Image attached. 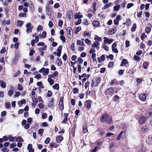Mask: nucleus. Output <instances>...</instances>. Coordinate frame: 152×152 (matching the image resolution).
Listing matches in <instances>:
<instances>
[{
    "mask_svg": "<svg viewBox=\"0 0 152 152\" xmlns=\"http://www.w3.org/2000/svg\"><path fill=\"white\" fill-rule=\"evenodd\" d=\"M102 122H106L107 124H110L112 123V119L111 117L107 114L102 115L100 118Z\"/></svg>",
    "mask_w": 152,
    "mask_h": 152,
    "instance_id": "f257e3e1",
    "label": "nucleus"
},
{
    "mask_svg": "<svg viewBox=\"0 0 152 152\" xmlns=\"http://www.w3.org/2000/svg\"><path fill=\"white\" fill-rule=\"evenodd\" d=\"M100 81V78H96L93 79L91 84V87H96L99 83Z\"/></svg>",
    "mask_w": 152,
    "mask_h": 152,
    "instance_id": "f03ea898",
    "label": "nucleus"
},
{
    "mask_svg": "<svg viewBox=\"0 0 152 152\" xmlns=\"http://www.w3.org/2000/svg\"><path fill=\"white\" fill-rule=\"evenodd\" d=\"M45 11L46 14L48 15H50L52 12L51 8L48 3H47L45 5Z\"/></svg>",
    "mask_w": 152,
    "mask_h": 152,
    "instance_id": "7ed1b4c3",
    "label": "nucleus"
},
{
    "mask_svg": "<svg viewBox=\"0 0 152 152\" xmlns=\"http://www.w3.org/2000/svg\"><path fill=\"white\" fill-rule=\"evenodd\" d=\"M49 69L48 68H45L44 67L40 69L39 72H40L42 73L43 75L45 76L47 75L49 72Z\"/></svg>",
    "mask_w": 152,
    "mask_h": 152,
    "instance_id": "20e7f679",
    "label": "nucleus"
},
{
    "mask_svg": "<svg viewBox=\"0 0 152 152\" xmlns=\"http://www.w3.org/2000/svg\"><path fill=\"white\" fill-rule=\"evenodd\" d=\"M147 119V118L144 116H141L140 117L138 122L140 124H144Z\"/></svg>",
    "mask_w": 152,
    "mask_h": 152,
    "instance_id": "39448f33",
    "label": "nucleus"
},
{
    "mask_svg": "<svg viewBox=\"0 0 152 152\" xmlns=\"http://www.w3.org/2000/svg\"><path fill=\"white\" fill-rule=\"evenodd\" d=\"M26 27V32L27 33H30L32 32V28L33 27L31 26V23H28L27 24Z\"/></svg>",
    "mask_w": 152,
    "mask_h": 152,
    "instance_id": "423d86ee",
    "label": "nucleus"
},
{
    "mask_svg": "<svg viewBox=\"0 0 152 152\" xmlns=\"http://www.w3.org/2000/svg\"><path fill=\"white\" fill-rule=\"evenodd\" d=\"M104 39V44H111L113 41V40L112 39H108L106 37H104L103 38Z\"/></svg>",
    "mask_w": 152,
    "mask_h": 152,
    "instance_id": "0eeeda50",
    "label": "nucleus"
},
{
    "mask_svg": "<svg viewBox=\"0 0 152 152\" xmlns=\"http://www.w3.org/2000/svg\"><path fill=\"white\" fill-rule=\"evenodd\" d=\"M67 35L68 38H70L72 34L73 31L72 28L70 27H68L67 28Z\"/></svg>",
    "mask_w": 152,
    "mask_h": 152,
    "instance_id": "6e6552de",
    "label": "nucleus"
},
{
    "mask_svg": "<svg viewBox=\"0 0 152 152\" xmlns=\"http://www.w3.org/2000/svg\"><path fill=\"white\" fill-rule=\"evenodd\" d=\"M114 92V90L112 88H109L106 90L105 93L107 95H109L112 94Z\"/></svg>",
    "mask_w": 152,
    "mask_h": 152,
    "instance_id": "1a4fd4ad",
    "label": "nucleus"
},
{
    "mask_svg": "<svg viewBox=\"0 0 152 152\" xmlns=\"http://www.w3.org/2000/svg\"><path fill=\"white\" fill-rule=\"evenodd\" d=\"M91 101L90 100L86 101L84 104L85 107H86L88 109L90 108L91 106Z\"/></svg>",
    "mask_w": 152,
    "mask_h": 152,
    "instance_id": "9d476101",
    "label": "nucleus"
},
{
    "mask_svg": "<svg viewBox=\"0 0 152 152\" xmlns=\"http://www.w3.org/2000/svg\"><path fill=\"white\" fill-rule=\"evenodd\" d=\"M66 16L67 19L70 20L73 17V13L72 11H69L66 13Z\"/></svg>",
    "mask_w": 152,
    "mask_h": 152,
    "instance_id": "9b49d317",
    "label": "nucleus"
},
{
    "mask_svg": "<svg viewBox=\"0 0 152 152\" xmlns=\"http://www.w3.org/2000/svg\"><path fill=\"white\" fill-rule=\"evenodd\" d=\"M146 141L148 144L152 145V135H149L146 139Z\"/></svg>",
    "mask_w": 152,
    "mask_h": 152,
    "instance_id": "f8f14e48",
    "label": "nucleus"
},
{
    "mask_svg": "<svg viewBox=\"0 0 152 152\" xmlns=\"http://www.w3.org/2000/svg\"><path fill=\"white\" fill-rule=\"evenodd\" d=\"M121 19V16L120 15H118L114 20V23L116 25L119 24V22Z\"/></svg>",
    "mask_w": 152,
    "mask_h": 152,
    "instance_id": "ddd939ff",
    "label": "nucleus"
},
{
    "mask_svg": "<svg viewBox=\"0 0 152 152\" xmlns=\"http://www.w3.org/2000/svg\"><path fill=\"white\" fill-rule=\"evenodd\" d=\"M146 95L145 93H142L139 96L140 99L142 101H144L146 100Z\"/></svg>",
    "mask_w": 152,
    "mask_h": 152,
    "instance_id": "4468645a",
    "label": "nucleus"
},
{
    "mask_svg": "<svg viewBox=\"0 0 152 152\" xmlns=\"http://www.w3.org/2000/svg\"><path fill=\"white\" fill-rule=\"evenodd\" d=\"M54 99L53 98H52L51 100L49 102L48 104V107L51 108L54 106Z\"/></svg>",
    "mask_w": 152,
    "mask_h": 152,
    "instance_id": "2eb2a0df",
    "label": "nucleus"
},
{
    "mask_svg": "<svg viewBox=\"0 0 152 152\" xmlns=\"http://www.w3.org/2000/svg\"><path fill=\"white\" fill-rule=\"evenodd\" d=\"M105 59V55H102L100 57L97 58V59L99 62L100 63H101L102 61H103Z\"/></svg>",
    "mask_w": 152,
    "mask_h": 152,
    "instance_id": "dca6fc26",
    "label": "nucleus"
},
{
    "mask_svg": "<svg viewBox=\"0 0 152 152\" xmlns=\"http://www.w3.org/2000/svg\"><path fill=\"white\" fill-rule=\"evenodd\" d=\"M92 24L93 26L95 27H97L100 24V23L98 20H95L92 22Z\"/></svg>",
    "mask_w": 152,
    "mask_h": 152,
    "instance_id": "f3484780",
    "label": "nucleus"
},
{
    "mask_svg": "<svg viewBox=\"0 0 152 152\" xmlns=\"http://www.w3.org/2000/svg\"><path fill=\"white\" fill-rule=\"evenodd\" d=\"M100 45V43L99 42H98L97 41H96L92 45V47L94 48H96L97 46H99Z\"/></svg>",
    "mask_w": 152,
    "mask_h": 152,
    "instance_id": "a211bd4d",
    "label": "nucleus"
},
{
    "mask_svg": "<svg viewBox=\"0 0 152 152\" xmlns=\"http://www.w3.org/2000/svg\"><path fill=\"white\" fill-rule=\"evenodd\" d=\"M58 72L55 71L54 72L53 74H52L51 75H48V77H50L51 78H53L55 77L57 75H58Z\"/></svg>",
    "mask_w": 152,
    "mask_h": 152,
    "instance_id": "6ab92c4d",
    "label": "nucleus"
},
{
    "mask_svg": "<svg viewBox=\"0 0 152 152\" xmlns=\"http://www.w3.org/2000/svg\"><path fill=\"white\" fill-rule=\"evenodd\" d=\"M113 4L112 3H109L108 4H106L105 6L103 7L102 8V9L103 10H104L106 9H107L110 6H112Z\"/></svg>",
    "mask_w": 152,
    "mask_h": 152,
    "instance_id": "aec40b11",
    "label": "nucleus"
},
{
    "mask_svg": "<svg viewBox=\"0 0 152 152\" xmlns=\"http://www.w3.org/2000/svg\"><path fill=\"white\" fill-rule=\"evenodd\" d=\"M110 84L111 86H112L114 84L118 85V82L116 79H115L112 80Z\"/></svg>",
    "mask_w": 152,
    "mask_h": 152,
    "instance_id": "412c9836",
    "label": "nucleus"
},
{
    "mask_svg": "<svg viewBox=\"0 0 152 152\" xmlns=\"http://www.w3.org/2000/svg\"><path fill=\"white\" fill-rule=\"evenodd\" d=\"M63 138L61 136H58L56 139V141L57 143H60L63 140Z\"/></svg>",
    "mask_w": 152,
    "mask_h": 152,
    "instance_id": "4be33fe9",
    "label": "nucleus"
},
{
    "mask_svg": "<svg viewBox=\"0 0 152 152\" xmlns=\"http://www.w3.org/2000/svg\"><path fill=\"white\" fill-rule=\"evenodd\" d=\"M51 78V77H48V81L50 85H52L54 83V80L52 79Z\"/></svg>",
    "mask_w": 152,
    "mask_h": 152,
    "instance_id": "5701e85b",
    "label": "nucleus"
},
{
    "mask_svg": "<svg viewBox=\"0 0 152 152\" xmlns=\"http://www.w3.org/2000/svg\"><path fill=\"white\" fill-rule=\"evenodd\" d=\"M116 31V28H113L110 29L109 33L111 34H114L115 33Z\"/></svg>",
    "mask_w": 152,
    "mask_h": 152,
    "instance_id": "b1692460",
    "label": "nucleus"
},
{
    "mask_svg": "<svg viewBox=\"0 0 152 152\" xmlns=\"http://www.w3.org/2000/svg\"><path fill=\"white\" fill-rule=\"evenodd\" d=\"M74 17L75 18L77 19H80L83 17V15H80V13H79L78 14H76L74 15Z\"/></svg>",
    "mask_w": 152,
    "mask_h": 152,
    "instance_id": "393cba45",
    "label": "nucleus"
},
{
    "mask_svg": "<svg viewBox=\"0 0 152 152\" xmlns=\"http://www.w3.org/2000/svg\"><path fill=\"white\" fill-rule=\"evenodd\" d=\"M128 63V61L125 59H124L122 61V62L121 64V66H125V64H127Z\"/></svg>",
    "mask_w": 152,
    "mask_h": 152,
    "instance_id": "a878e982",
    "label": "nucleus"
},
{
    "mask_svg": "<svg viewBox=\"0 0 152 152\" xmlns=\"http://www.w3.org/2000/svg\"><path fill=\"white\" fill-rule=\"evenodd\" d=\"M120 7V6L119 5H115L114 7V11L115 12H117L119 10V9Z\"/></svg>",
    "mask_w": 152,
    "mask_h": 152,
    "instance_id": "bb28decb",
    "label": "nucleus"
},
{
    "mask_svg": "<svg viewBox=\"0 0 152 152\" xmlns=\"http://www.w3.org/2000/svg\"><path fill=\"white\" fill-rule=\"evenodd\" d=\"M15 141L18 142H22L23 141V139L21 137H18L15 138Z\"/></svg>",
    "mask_w": 152,
    "mask_h": 152,
    "instance_id": "cd10ccee",
    "label": "nucleus"
},
{
    "mask_svg": "<svg viewBox=\"0 0 152 152\" xmlns=\"http://www.w3.org/2000/svg\"><path fill=\"white\" fill-rule=\"evenodd\" d=\"M0 84L1 86L4 88H5L6 84L3 80L0 81Z\"/></svg>",
    "mask_w": 152,
    "mask_h": 152,
    "instance_id": "c85d7f7f",
    "label": "nucleus"
},
{
    "mask_svg": "<svg viewBox=\"0 0 152 152\" xmlns=\"http://www.w3.org/2000/svg\"><path fill=\"white\" fill-rule=\"evenodd\" d=\"M79 63V65L78 66H81L80 64H81L83 62V60L80 57H79L77 59Z\"/></svg>",
    "mask_w": 152,
    "mask_h": 152,
    "instance_id": "c756f323",
    "label": "nucleus"
},
{
    "mask_svg": "<svg viewBox=\"0 0 152 152\" xmlns=\"http://www.w3.org/2000/svg\"><path fill=\"white\" fill-rule=\"evenodd\" d=\"M59 106L60 110L62 111L64 109V105L63 103H59Z\"/></svg>",
    "mask_w": 152,
    "mask_h": 152,
    "instance_id": "7c9ffc66",
    "label": "nucleus"
},
{
    "mask_svg": "<svg viewBox=\"0 0 152 152\" xmlns=\"http://www.w3.org/2000/svg\"><path fill=\"white\" fill-rule=\"evenodd\" d=\"M148 130V127L146 126H143L141 129V131L142 132H145L147 131Z\"/></svg>",
    "mask_w": 152,
    "mask_h": 152,
    "instance_id": "2f4dec72",
    "label": "nucleus"
},
{
    "mask_svg": "<svg viewBox=\"0 0 152 152\" xmlns=\"http://www.w3.org/2000/svg\"><path fill=\"white\" fill-rule=\"evenodd\" d=\"M102 48L107 51L109 50V48L105 44H103L102 46Z\"/></svg>",
    "mask_w": 152,
    "mask_h": 152,
    "instance_id": "473e14b6",
    "label": "nucleus"
},
{
    "mask_svg": "<svg viewBox=\"0 0 152 152\" xmlns=\"http://www.w3.org/2000/svg\"><path fill=\"white\" fill-rule=\"evenodd\" d=\"M81 29V27L80 26H78L77 27L76 31H75L74 33L75 34H77L78 32Z\"/></svg>",
    "mask_w": 152,
    "mask_h": 152,
    "instance_id": "72a5a7b5",
    "label": "nucleus"
},
{
    "mask_svg": "<svg viewBox=\"0 0 152 152\" xmlns=\"http://www.w3.org/2000/svg\"><path fill=\"white\" fill-rule=\"evenodd\" d=\"M53 88L56 90H58L59 89V84L58 83H56L53 86Z\"/></svg>",
    "mask_w": 152,
    "mask_h": 152,
    "instance_id": "f704fd0d",
    "label": "nucleus"
},
{
    "mask_svg": "<svg viewBox=\"0 0 152 152\" xmlns=\"http://www.w3.org/2000/svg\"><path fill=\"white\" fill-rule=\"evenodd\" d=\"M14 91L12 90H9L7 93V94L9 96H11L13 93Z\"/></svg>",
    "mask_w": 152,
    "mask_h": 152,
    "instance_id": "c9c22d12",
    "label": "nucleus"
},
{
    "mask_svg": "<svg viewBox=\"0 0 152 152\" xmlns=\"http://www.w3.org/2000/svg\"><path fill=\"white\" fill-rule=\"evenodd\" d=\"M136 28V24L134 23L133 24L132 27L131 28V30L132 31H135Z\"/></svg>",
    "mask_w": 152,
    "mask_h": 152,
    "instance_id": "e433bc0d",
    "label": "nucleus"
},
{
    "mask_svg": "<svg viewBox=\"0 0 152 152\" xmlns=\"http://www.w3.org/2000/svg\"><path fill=\"white\" fill-rule=\"evenodd\" d=\"M5 107L7 109H9L11 107V104L10 102H7L5 103Z\"/></svg>",
    "mask_w": 152,
    "mask_h": 152,
    "instance_id": "4c0bfd02",
    "label": "nucleus"
},
{
    "mask_svg": "<svg viewBox=\"0 0 152 152\" xmlns=\"http://www.w3.org/2000/svg\"><path fill=\"white\" fill-rule=\"evenodd\" d=\"M23 23L21 20H18L17 22V25L19 26H20L23 25Z\"/></svg>",
    "mask_w": 152,
    "mask_h": 152,
    "instance_id": "58836bf2",
    "label": "nucleus"
},
{
    "mask_svg": "<svg viewBox=\"0 0 152 152\" xmlns=\"http://www.w3.org/2000/svg\"><path fill=\"white\" fill-rule=\"evenodd\" d=\"M147 37V36L145 35L144 33H142L140 36L141 39L143 40L144 39Z\"/></svg>",
    "mask_w": 152,
    "mask_h": 152,
    "instance_id": "ea45409f",
    "label": "nucleus"
},
{
    "mask_svg": "<svg viewBox=\"0 0 152 152\" xmlns=\"http://www.w3.org/2000/svg\"><path fill=\"white\" fill-rule=\"evenodd\" d=\"M60 38L63 42H65V38L64 36L61 35L60 36Z\"/></svg>",
    "mask_w": 152,
    "mask_h": 152,
    "instance_id": "a19ab883",
    "label": "nucleus"
},
{
    "mask_svg": "<svg viewBox=\"0 0 152 152\" xmlns=\"http://www.w3.org/2000/svg\"><path fill=\"white\" fill-rule=\"evenodd\" d=\"M17 60H18L17 57V56L15 57L12 59V63L14 64L16 63V62L17 61Z\"/></svg>",
    "mask_w": 152,
    "mask_h": 152,
    "instance_id": "79ce46f5",
    "label": "nucleus"
},
{
    "mask_svg": "<svg viewBox=\"0 0 152 152\" xmlns=\"http://www.w3.org/2000/svg\"><path fill=\"white\" fill-rule=\"evenodd\" d=\"M44 130L42 129H40L38 131V134L40 135V136H42Z\"/></svg>",
    "mask_w": 152,
    "mask_h": 152,
    "instance_id": "37998d69",
    "label": "nucleus"
},
{
    "mask_svg": "<svg viewBox=\"0 0 152 152\" xmlns=\"http://www.w3.org/2000/svg\"><path fill=\"white\" fill-rule=\"evenodd\" d=\"M30 52L29 53V55L30 56H32L34 53V51L33 50V48H30Z\"/></svg>",
    "mask_w": 152,
    "mask_h": 152,
    "instance_id": "c03bdc74",
    "label": "nucleus"
},
{
    "mask_svg": "<svg viewBox=\"0 0 152 152\" xmlns=\"http://www.w3.org/2000/svg\"><path fill=\"white\" fill-rule=\"evenodd\" d=\"M47 118V115L46 113H43L42 115V118L45 119Z\"/></svg>",
    "mask_w": 152,
    "mask_h": 152,
    "instance_id": "a18cd8bd",
    "label": "nucleus"
},
{
    "mask_svg": "<svg viewBox=\"0 0 152 152\" xmlns=\"http://www.w3.org/2000/svg\"><path fill=\"white\" fill-rule=\"evenodd\" d=\"M56 63L58 66H60L62 64V62L60 61L59 59L58 58L56 61Z\"/></svg>",
    "mask_w": 152,
    "mask_h": 152,
    "instance_id": "49530a36",
    "label": "nucleus"
},
{
    "mask_svg": "<svg viewBox=\"0 0 152 152\" xmlns=\"http://www.w3.org/2000/svg\"><path fill=\"white\" fill-rule=\"evenodd\" d=\"M146 149L143 145L141 146V148L140 150L141 152H146Z\"/></svg>",
    "mask_w": 152,
    "mask_h": 152,
    "instance_id": "de8ad7c7",
    "label": "nucleus"
},
{
    "mask_svg": "<svg viewBox=\"0 0 152 152\" xmlns=\"http://www.w3.org/2000/svg\"><path fill=\"white\" fill-rule=\"evenodd\" d=\"M134 58L136 61H139L140 60V57L136 55L134 56Z\"/></svg>",
    "mask_w": 152,
    "mask_h": 152,
    "instance_id": "09e8293b",
    "label": "nucleus"
},
{
    "mask_svg": "<svg viewBox=\"0 0 152 152\" xmlns=\"http://www.w3.org/2000/svg\"><path fill=\"white\" fill-rule=\"evenodd\" d=\"M9 139L10 141H13L15 138V137H12V136L11 135H9L8 136V138Z\"/></svg>",
    "mask_w": 152,
    "mask_h": 152,
    "instance_id": "8fccbe9b",
    "label": "nucleus"
},
{
    "mask_svg": "<svg viewBox=\"0 0 152 152\" xmlns=\"http://www.w3.org/2000/svg\"><path fill=\"white\" fill-rule=\"evenodd\" d=\"M23 88L22 86L20 84H18V89L20 91H21L23 90Z\"/></svg>",
    "mask_w": 152,
    "mask_h": 152,
    "instance_id": "3c124183",
    "label": "nucleus"
},
{
    "mask_svg": "<svg viewBox=\"0 0 152 152\" xmlns=\"http://www.w3.org/2000/svg\"><path fill=\"white\" fill-rule=\"evenodd\" d=\"M85 42L86 44L88 45H90L91 43V41L87 38L85 39Z\"/></svg>",
    "mask_w": 152,
    "mask_h": 152,
    "instance_id": "603ef678",
    "label": "nucleus"
},
{
    "mask_svg": "<svg viewBox=\"0 0 152 152\" xmlns=\"http://www.w3.org/2000/svg\"><path fill=\"white\" fill-rule=\"evenodd\" d=\"M151 30V28L150 27H147L146 28L145 32L147 33H149Z\"/></svg>",
    "mask_w": 152,
    "mask_h": 152,
    "instance_id": "864d4df0",
    "label": "nucleus"
},
{
    "mask_svg": "<svg viewBox=\"0 0 152 152\" xmlns=\"http://www.w3.org/2000/svg\"><path fill=\"white\" fill-rule=\"evenodd\" d=\"M48 26L50 28H51L53 27V23L52 21H50L49 22Z\"/></svg>",
    "mask_w": 152,
    "mask_h": 152,
    "instance_id": "5fc2aeb1",
    "label": "nucleus"
},
{
    "mask_svg": "<svg viewBox=\"0 0 152 152\" xmlns=\"http://www.w3.org/2000/svg\"><path fill=\"white\" fill-rule=\"evenodd\" d=\"M88 130L87 129L85 126H83V133H85L87 132Z\"/></svg>",
    "mask_w": 152,
    "mask_h": 152,
    "instance_id": "6e6d98bb",
    "label": "nucleus"
},
{
    "mask_svg": "<svg viewBox=\"0 0 152 152\" xmlns=\"http://www.w3.org/2000/svg\"><path fill=\"white\" fill-rule=\"evenodd\" d=\"M50 139L49 137H47L45 140V143L46 144H48L50 141Z\"/></svg>",
    "mask_w": 152,
    "mask_h": 152,
    "instance_id": "4d7b16f0",
    "label": "nucleus"
},
{
    "mask_svg": "<svg viewBox=\"0 0 152 152\" xmlns=\"http://www.w3.org/2000/svg\"><path fill=\"white\" fill-rule=\"evenodd\" d=\"M73 93L75 94L78 92V89L76 88H74L73 89Z\"/></svg>",
    "mask_w": 152,
    "mask_h": 152,
    "instance_id": "13d9d810",
    "label": "nucleus"
},
{
    "mask_svg": "<svg viewBox=\"0 0 152 152\" xmlns=\"http://www.w3.org/2000/svg\"><path fill=\"white\" fill-rule=\"evenodd\" d=\"M30 124H29L28 123H27L26 124L24 127L25 129H28L30 127Z\"/></svg>",
    "mask_w": 152,
    "mask_h": 152,
    "instance_id": "bf43d9fd",
    "label": "nucleus"
},
{
    "mask_svg": "<svg viewBox=\"0 0 152 152\" xmlns=\"http://www.w3.org/2000/svg\"><path fill=\"white\" fill-rule=\"evenodd\" d=\"M52 93L51 91H48V92L47 95L48 97H50L52 96Z\"/></svg>",
    "mask_w": 152,
    "mask_h": 152,
    "instance_id": "052dcab7",
    "label": "nucleus"
},
{
    "mask_svg": "<svg viewBox=\"0 0 152 152\" xmlns=\"http://www.w3.org/2000/svg\"><path fill=\"white\" fill-rule=\"evenodd\" d=\"M133 4L132 3H130L128 4L127 6V8H130L131 7L133 6Z\"/></svg>",
    "mask_w": 152,
    "mask_h": 152,
    "instance_id": "680f3d73",
    "label": "nucleus"
},
{
    "mask_svg": "<svg viewBox=\"0 0 152 152\" xmlns=\"http://www.w3.org/2000/svg\"><path fill=\"white\" fill-rule=\"evenodd\" d=\"M32 101L35 102L36 103H37L38 102V99L36 98H34V97L32 98Z\"/></svg>",
    "mask_w": 152,
    "mask_h": 152,
    "instance_id": "e2e57ef3",
    "label": "nucleus"
},
{
    "mask_svg": "<svg viewBox=\"0 0 152 152\" xmlns=\"http://www.w3.org/2000/svg\"><path fill=\"white\" fill-rule=\"evenodd\" d=\"M42 27L41 26H39L37 28V31L38 32H39L41 30H42Z\"/></svg>",
    "mask_w": 152,
    "mask_h": 152,
    "instance_id": "0e129e2a",
    "label": "nucleus"
},
{
    "mask_svg": "<svg viewBox=\"0 0 152 152\" xmlns=\"http://www.w3.org/2000/svg\"><path fill=\"white\" fill-rule=\"evenodd\" d=\"M127 25H129V24L131 23V20L129 19H127L126 20V23Z\"/></svg>",
    "mask_w": 152,
    "mask_h": 152,
    "instance_id": "69168bd1",
    "label": "nucleus"
},
{
    "mask_svg": "<svg viewBox=\"0 0 152 152\" xmlns=\"http://www.w3.org/2000/svg\"><path fill=\"white\" fill-rule=\"evenodd\" d=\"M1 151L2 152H8L9 151L8 149L5 148H4L2 149Z\"/></svg>",
    "mask_w": 152,
    "mask_h": 152,
    "instance_id": "338daca9",
    "label": "nucleus"
},
{
    "mask_svg": "<svg viewBox=\"0 0 152 152\" xmlns=\"http://www.w3.org/2000/svg\"><path fill=\"white\" fill-rule=\"evenodd\" d=\"M20 94V93L19 91H17L15 92L14 95L15 97H18Z\"/></svg>",
    "mask_w": 152,
    "mask_h": 152,
    "instance_id": "774afa93",
    "label": "nucleus"
}]
</instances>
